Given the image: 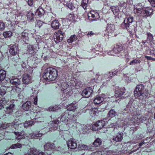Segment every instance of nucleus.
<instances>
[{"mask_svg": "<svg viewBox=\"0 0 155 155\" xmlns=\"http://www.w3.org/2000/svg\"><path fill=\"white\" fill-rule=\"evenodd\" d=\"M97 81H98V80L97 79L95 80V79H92L90 81V83L91 84L92 83L93 84H94Z\"/></svg>", "mask_w": 155, "mask_h": 155, "instance_id": "774afa93", "label": "nucleus"}, {"mask_svg": "<svg viewBox=\"0 0 155 155\" xmlns=\"http://www.w3.org/2000/svg\"><path fill=\"white\" fill-rule=\"evenodd\" d=\"M123 133H118L116 135L113 136V140L116 142H120L123 139Z\"/></svg>", "mask_w": 155, "mask_h": 155, "instance_id": "5701e85b", "label": "nucleus"}, {"mask_svg": "<svg viewBox=\"0 0 155 155\" xmlns=\"http://www.w3.org/2000/svg\"><path fill=\"white\" fill-rule=\"evenodd\" d=\"M35 12L32 9L28 12L26 15L27 20L29 22H32L35 19Z\"/></svg>", "mask_w": 155, "mask_h": 155, "instance_id": "ddd939ff", "label": "nucleus"}, {"mask_svg": "<svg viewBox=\"0 0 155 155\" xmlns=\"http://www.w3.org/2000/svg\"><path fill=\"white\" fill-rule=\"evenodd\" d=\"M80 126L81 128H80L78 130L81 133H82L84 134L87 133V127L84 124H81Z\"/></svg>", "mask_w": 155, "mask_h": 155, "instance_id": "473e14b6", "label": "nucleus"}, {"mask_svg": "<svg viewBox=\"0 0 155 155\" xmlns=\"http://www.w3.org/2000/svg\"><path fill=\"white\" fill-rule=\"evenodd\" d=\"M110 9H111L114 14L115 15L118 14L120 11L119 8L117 6H110Z\"/></svg>", "mask_w": 155, "mask_h": 155, "instance_id": "2f4dec72", "label": "nucleus"}, {"mask_svg": "<svg viewBox=\"0 0 155 155\" xmlns=\"http://www.w3.org/2000/svg\"><path fill=\"white\" fill-rule=\"evenodd\" d=\"M78 148L80 150H91L90 146H88L84 144H81L78 145Z\"/></svg>", "mask_w": 155, "mask_h": 155, "instance_id": "c9c22d12", "label": "nucleus"}, {"mask_svg": "<svg viewBox=\"0 0 155 155\" xmlns=\"http://www.w3.org/2000/svg\"><path fill=\"white\" fill-rule=\"evenodd\" d=\"M22 82L26 84L31 83V77L28 74H24L23 76Z\"/></svg>", "mask_w": 155, "mask_h": 155, "instance_id": "f3484780", "label": "nucleus"}, {"mask_svg": "<svg viewBox=\"0 0 155 155\" xmlns=\"http://www.w3.org/2000/svg\"><path fill=\"white\" fill-rule=\"evenodd\" d=\"M15 106L14 104H10L8 107H7L5 110L6 113L8 114L12 113L14 110Z\"/></svg>", "mask_w": 155, "mask_h": 155, "instance_id": "393cba45", "label": "nucleus"}, {"mask_svg": "<svg viewBox=\"0 0 155 155\" xmlns=\"http://www.w3.org/2000/svg\"><path fill=\"white\" fill-rule=\"evenodd\" d=\"M31 102L30 101H28L24 103L22 106V108L25 111L28 110L31 106Z\"/></svg>", "mask_w": 155, "mask_h": 155, "instance_id": "c85d7f7f", "label": "nucleus"}, {"mask_svg": "<svg viewBox=\"0 0 155 155\" xmlns=\"http://www.w3.org/2000/svg\"><path fill=\"white\" fill-rule=\"evenodd\" d=\"M104 96L99 95L95 97L94 100V102L96 104H99L102 103L104 101Z\"/></svg>", "mask_w": 155, "mask_h": 155, "instance_id": "a211bd4d", "label": "nucleus"}, {"mask_svg": "<svg viewBox=\"0 0 155 155\" xmlns=\"http://www.w3.org/2000/svg\"><path fill=\"white\" fill-rule=\"evenodd\" d=\"M58 75V73L56 70L52 68H49L45 71L43 77L46 80L50 81L55 80Z\"/></svg>", "mask_w": 155, "mask_h": 155, "instance_id": "f03ea898", "label": "nucleus"}, {"mask_svg": "<svg viewBox=\"0 0 155 155\" xmlns=\"http://www.w3.org/2000/svg\"><path fill=\"white\" fill-rule=\"evenodd\" d=\"M147 41L151 42L153 41V38L152 35L150 33H148L147 34Z\"/></svg>", "mask_w": 155, "mask_h": 155, "instance_id": "8fccbe9b", "label": "nucleus"}, {"mask_svg": "<svg viewBox=\"0 0 155 155\" xmlns=\"http://www.w3.org/2000/svg\"><path fill=\"white\" fill-rule=\"evenodd\" d=\"M36 15H38L39 17H41L44 14L45 10L41 7H39L36 10H34Z\"/></svg>", "mask_w": 155, "mask_h": 155, "instance_id": "4be33fe9", "label": "nucleus"}, {"mask_svg": "<svg viewBox=\"0 0 155 155\" xmlns=\"http://www.w3.org/2000/svg\"><path fill=\"white\" fill-rule=\"evenodd\" d=\"M99 111L96 108H92L89 111V114L92 117H94L96 115L97 116V114Z\"/></svg>", "mask_w": 155, "mask_h": 155, "instance_id": "7c9ffc66", "label": "nucleus"}, {"mask_svg": "<svg viewBox=\"0 0 155 155\" xmlns=\"http://www.w3.org/2000/svg\"><path fill=\"white\" fill-rule=\"evenodd\" d=\"M125 91L124 87L118 88L115 91V97L117 98L121 96L125 93Z\"/></svg>", "mask_w": 155, "mask_h": 155, "instance_id": "aec40b11", "label": "nucleus"}, {"mask_svg": "<svg viewBox=\"0 0 155 155\" xmlns=\"http://www.w3.org/2000/svg\"><path fill=\"white\" fill-rule=\"evenodd\" d=\"M12 33L10 31L4 32L3 33V36L5 38H8L12 35Z\"/></svg>", "mask_w": 155, "mask_h": 155, "instance_id": "a18cd8bd", "label": "nucleus"}, {"mask_svg": "<svg viewBox=\"0 0 155 155\" xmlns=\"http://www.w3.org/2000/svg\"><path fill=\"white\" fill-rule=\"evenodd\" d=\"M91 155H107V154L103 151H97L93 152Z\"/></svg>", "mask_w": 155, "mask_h": 155, "instance_id": "c03bdc74", "label": "nucleus"}, {"mask_svg": "<svg viewBox=\"0 0 155 155\" xmlns=\"http://www.w3.org/2000/svg\"><path fill=\"white\" fill-rule=\"evenodd\" d=\"M5 25L4 23L2 22H0V31H2L4 30L5 28Z\"/></svg>", "mask_w": 155, "mask_h": 155, "instance_id": "864d4df0", "label": "nucleus"}, {"mask_svg": "<svg viewBox=\"0 0 155 155\" xmlns=\"http://www.w3.org/2000/svg\"><path fill=\"white\" fill-rule=\"evenodd\" d=\"M101 140L99 138H97L93 142V145L95 147H98L101 144Z\"/></svg>", "mask_w": 155, "mask_h": 155, "instance_id": "a19ab883", "label": "nucleus"}, {"mask_svg": "<svg viewBox=\"0 0 155 155\" xmlns=\"http://www.w3.org/2000/svg\"><path fill=\"white\" fill-rule=\"evenodd\" d=\"M33 113L35 115V117L34 118L33 117H31V118L32 120H35V122L38 123V126L41 129H43L46 128L48 126V123L44 121H38V119H41V120H43V118L42 117H38V113L33 112Z\"/></svg>", "mask_w": 155, "mask_h": 155, "instance_id": "39448f33", "label": "nucleus"}, {"mask_svg": "<svg viewBox=\"0 0 155 155\" xmlns=\"http://www.w3.org/2000/svg\"><path fill=\"white\" fill-rule=\"evenodd\" d=\"M68 147L70 149H75L77 147L76 141L73 138H70L67 142Z\"/></svg>", "mask_w": 155, "mask_h": 155, "instance_id": "4468645a", "label": "nucleus"}, {"mask_svg": "<svg viewBox=\"0 0 155 155\" xmlns=\"http://www.w3.org/2000/svg\"><path fill=\"white\" fill-rule=\"evenodd\" d=\"M10 82L13 85H18L20 84L21 81L17 78H14L10 80Z\"/></svg>", "mask_w": 155, "mask_h": 155, "instance_id": "72a5a7b5", "label": "nucleus"}, {"mask_svg": "<svg viewBox=\"0 0 155 155\" xmlns=\"http://www.w3.org/2000/svg\"><path fill=\"white\" fill-rule=\"evenodd\" d=\"M107 31L108 32V35L111 36L115 30V25L113 24H107L106 27Z\"/></svg>", "mask_w": 155, "mask_h": 155, "instance_id": "6ab92c4d", "label": "nucleus"}, {"mask_svg": "<svg viewBox=\"0 0 155 155\" xmlns=\"http://www.w3.org/2000/svg\"><path fill=\"white\" fill-rule=\"evenodd\" d=\"M61 87H62L63 89H64L65 87L63 88V87H66L67 86V84L66 82H64V83H62L61 84Z\"/></svg>", "mask_w": 155, "mask_h": 155, "instance_id": "0e129e2a", "label": "nucleus"}, {"mask_svg": "<svg viewBox=\"0 0 155 155\" xmlns=\"http://www.w3.org/2000/svg\"><path fill=\"white\" fill-rule=\"evenodd\" d=\"M88 19L91 21L97 20L100 17L98 12L97 11L92 10L87 14Z\"/></svg>", "mask_w": 155, "mask_h": 155, "instance_id": "1a4fd4ad", "label": "nucleus"}, {"mask_svg": "<svg viewBox=\"0 0 155 155\" xmlns=\"http://www.w3.org/2000/svg\"><path fill=\"white\" fill-rule=\"evenodd\" d=\"M6 102L4 100H0V110L4 107V104Z\"/></svg>", "mask_w": 155, "mask_h": 155, "instance_id": "6e6d98bb", "label": "nucleus"}, {"mask_svg": "<svg viewBox=\"0 0 155 155\" xmlns=\"http://www.w3.org/2000/svg\"><path fill=\"white\" fill-rule=\"evenodd\" d=\"M69 113L68 111L65 112L61 115V118H58V119H60L62 122L68 125L71 124L72 121L69 115Z\"/></svg>", "mask_w": 155, "mask_h": 155, "instance_id": "0eeeda50", "label": "nucleus"}, {"mask_svg": "<svg viewBox=\"0 0 155 155\" xmlns=\"http://www.w3.org/2000/svg\"><path fill=\"white\" fill-rule=\"evenodd\" d=\"M108 54L109 55L115 56L117 54L116 52L114 51V48L112 50L110 51L108 53Z\"/></svg>", "mask_w": 155, "mask_h": 155, "instance_id": "603ef678", "label": "nucleus"}, {"mask_svg": "<svg viewBox=\"0 0 155 155\" xmlns=\"http://www.w3.org/2000/svg\"><path fill=\"white\" fill-rule=\"evenodd\" d=\"M141 62V61L140 60L138 59H136L135 60H133L132 61H131L130 63V65H135L136 64L140 63Z\"/></svg>", "mask_w": 155, "mask_h": 155, "instance_id": "49530a36", "label": "nucleus"}, {"mask_svg": "<svg viewBox=\"0 0 155 155\" xmlns=\"http://www.w3.org/2000/svg\"><path fill=\"white\" fill-rule=\"evenodd\" d=\"M34 104L35 105H36L37 104V101H38V98L37 97H35L34 98Z\"/></svg>", "mask_w": 155, "mask_h": 155, "instance_id": "69168bd1", "label": "nucleus"}, {"mask_svg": "<svg viewBox=\"0 0 155 155\" xmlns=\"http://www.w3.org/2000/svg\"><path fill=\"white\" fill-rule=\"evenodd\" d=\"M28 4L29 5L32 6L33 5V0H28Z\"/></svg>", "mask_w": 155, "mask_h": 155, "instance_id": "680f3d73", "label": "nucleus"}, {"mask_svg": "<svg viewBox=\"0 0 155 155\" xmlns=\"http://www.w3.org/2000/svg\"><path fill=\"white\" fill-rule=\"evenodd\" d=\"M88 0H82L81 6H82L84 9L87 8L88 5Z\"/></svg>", "mask_w": 155, "mask_h": 155, "instance_id": "37998d69", "label": "nucleus"}, {"mask_svg": "<svg viewBox=\"0 0 155 155\" xmlns=\"http://www.w3.org/2000/svg\"><path fill=\"white\" fill-rule=\"evenodd\" d=\"M34 138H36L37 137H41L42 136V134L40 133H34Z\"/></svg>", "mask_w": 155, "mask_h": 155, "instance_id": "13d9d810", "label": "nucleus"}, {"mask_svg": "<svg viewBox=\"0 0 155 155\" xmlns=\"http://www.w3.org/2000/svg\"><path fill=\"white\" fill-rule=\"evenodd\" d=\"M60 25L58 20L55 19L52 21L51 26V27L53 29H57L59 28Z\"/></svg>", "mask_w": 155, "mask_h": 155, "instance_id": "b1692460", "label": "nucleus"}, {"mask_svg": "<svg viewBox=\"0 0 155 155\" xmlns=\"http://www.w3.org/2000/svg\"><path fill=\"white\" fill-rule=\"evenodd\" d=\"M6 94L5 91L3 88L0 89V95L1 96L4 95Z\"/></svg>", "mask_w": 155, "mask_h": 155, "instance_id": "bf43d9fd", "label": "nucleus"}, {"mask_svg": "<svg viewBox=\"0 0 155 155\" xmlns=\"http://www.w3.org/2000/svg\"><path fill=\"white\" fill-rule=\"evenodd\" d=\"M134 7H138L140 8L141 9H142V10H146L147 8H149L148 7H145L143 5L142 3H138L137 5L135 6Z\"/></svg>", "mask_w": 155, "mask_h": 155, "instance_id": "3c124183", "label": "nucleus"}, {"mask_svg": "<svg viewBox=\"0 0 155 155\" xmlns=\"http://www.w3.org/2000/svg\"><path fill=\"white\" fill-rule=\"evenodd\" d=\"M94 33L92 31H90L87 34V35L89 37H91L92 35H94Z\"/></svg>", "mask_w": 155, "mask_h": 155, "instance_id": "e2e57ef3", "label": "nucleus"}, {"mask_svg": "<svg viewBox=\"0 0 155 155\" xmlns=\"http://www.w3.org/2000/svg\"><path fill=\"white\" fill-rule=\"evenodd\" d=\"M15 136V138L18 140L25 139L26 137L29 138H34V134L26 133L24 132V131H22L21 132H14Z\"/></svg>", "mask_w": 155, "mask_h": 155, "instance_id": "423d86ee", "label": "nucleus"}, {"mask_svg": "<svg viewBox=\"0 0 155 155\" xmlns=\"http://www.w3.org/2000/svg\"><path fill=\"white\" fill-rule=\"evenodd\" d=\"M51 154V152H49V153H48L47 152H39L37 155H50Z\"/></svg>", "mask_w": 155, "mask_h": 155, "instance_id": "052dcab7", "label": "nucleus"}, {"mask_svg": "<svg viewBox=\"0 0 155 155\" xmlns=\"http://www.w3.org/2000/svg\"><path fill=\"white\" fill-rule=\"evenodd\" d=\"M34 120L31 121H26L24 124H22L20 121L15 120L12 123H5L0 124V129H2L6 128L7 127L11 126L12 128H14L17 130H20V128L24 127H25L28 126L31 127L34 124Z\"/></svg>", "mask_w": 155, "mask_h": 155, "instance_id": "f257e3e1", "label": "nucleus"}, {"mask_svg": "<svg viewBox=\"0 0 155 155\" xmlns=\"http://www.w3.org/2000/svg\"><path fill=\"white\" fill-rule=\"evenodd\" d=\"M6 72L3 70H0V83L5 78Z\"/></svg>", "mask_w": 155, "mask_h": 155, "instance_id": "e433bc0d", "label": "nucleus"}, {"mask_svg": "<svg viewBox=\"0 0 155 155\" xmlns=\"http://www.w3.org/2000/svg\"><path fill=\"white\" fill-rule=\"evenodd\" d=\"M59 122V120L57 119L53 120L52 122V129L54 130H56L58 128V124Z\"/></svg>", "mask_w": 155, "mask_h": 155, "instance_id": "f704fd0d", "label": "nucleus"}, {"mask_svg": "<svg viewBox=\"0 0 155 155\" xmlns=\"http://www.w3.org/2000/svg\"><path fill=\"white\" fill-rule=\"evenodd\" d=\"M133 21L134 18L132 16H130L124 20V23L121 24V26L124 29L128 30L130 29V24L132 23Z\"/></svg>", "mask_w": 155, "mask_h": 155, "instance_id": "9d476101", "label": "nucleus"}, {"mask_svg": "<svg viewBox=\"0 0 155 155\" xmlns=\"http://www.w3.org/2000/svg\"><path fill=\"white\" fill-rule=\"evenodd\" d=\"M120 70H115L114 71H112L111 72H110L108 74V78H111L113 76H115L117 75V74H119L120 73Z\"/></svg>", "mask_w": 155, "mask_h": 155, "instance_id": "4c0bfd02", "label": "nucleus"}, {"mask_svg": "<svg viewBox=\"0 0 155 155\" xmlns=\"http://www.w3.org/2000/svg\"><path fill=\"white\" fill-rule=\"evenodd\" d=\"M27 65V61H22L21 63V66L23 68H26V66Z\"/></svg>", "mask_w": 155, "mask_h": 155, "instance_id": "5fc2aeb1", "label": "nucleus"}, {"mask_svg": "<svg viewBox=\"0 0 155 155\" xmlns=\"http://www.w3.org/2000/svg\"><path fill=\"white\" fill-rule=\"evenodd\" d=\"M134 11L135 16L139 18H141L150 16L152 14L153 11V10L150 8H148L145 10H142L138 7H134Z\"/></svg>", "mask_w": 155, "mask_h": 155, "instance_id": "7ed1b4c3", "label": "nucleus"}, {"mask_svg": "<svg viewBox=\"0 0 155 155\" xmlns=\"http://www.w3.org/2000/svg\"><path fill=\"white\" fill-rule=\"evenodd\" d=\"M114 51H115L117 53L118 52L122 50L123 47L121 45L117 44L114 46Z\"/></svg>", "mask_w": 155, "mask_h": 155, "instance_id": "58836bf2", "label": "nucleus"}, {"mask_svg": "<svg viewBox=\"0 0 155 155\" xmlns=\"http://www.w3.org/2000/svg\"><path fill=\"white\" fill-rule=\"evenodd\" d=\"M77 108L78 104L76 103H72L67 106V111H74Z\"/></svg>", "mask_w": 155, "mask_h": 155, "instance_id": "412c9836", "label": "nucleus"}, {"mask_svg": "<svg viewBox=\"0 0 155 155\" xmlns=\"http://www.w3.org/2000/svg\"><path fill=\"white\" fill-rule=\"evenodd\" d=\"M60 107L56 105L54 106H51L50 107L48 108V110L49 111H55L60 110Z\"/></svg>", "mask_w": 155, "mask_h": 155, "instance_id": "ea45409f", "label": "nucleus"}, {"mask_svg": "<svg viewBox=\"0 0 155 155\" xmlns=\"http://www.w3.org/2000/svg\"><path fill=\"white\" fill-rule=\"evenodd\" d=\"M19 36L21 38L24 42L27 43L28 41V34L27 33L22 32Z\"/></svg>", "mask_w": 155, "mask_h": 155, "instance_id": "c756f323", "label": "nucleus"}, {"mask_svg": "<svg viewBox=\"0 0 155 155\" xmlns=\"http://www.w3.org/2000/svg\"><path fill=\"white\" fill-rule=\"evenodd\" d=\"M117 114V112L114 109L110 110L108 114V116L110 117H115Z\"/></svg>", "mask_w": 155, "mask_h": 155, "instance_id": "79ce46f5", "label": "nucleus"}, {"mask_svg": "<svg viewBox=\"0 0 155 155\" xmlns=\"http://www.w3.org/2000/svg\"><path fill=\"white\" fill-rule=\"evenodd\" d=\"M93 92V90L92 88L87 87L82 91L81 95L84 97L88 98L91 96Z\"/></svg>", "mask_w": 155, "mask_h": 155, "instance_id": "f8f14e48", "label": "nucleus"}, {"mask_svg": "<svg viewBox=\"0 0 155 155\" xmlns=\"http://www.w3.org/2000/svg\"><path fill=\"white\" fill-rule=\"evenodd\" d=\"M54 147V143H48L44 145V148L45 151H49L52 150Z\"/></svg>", "mask_w": 155, "mask_h": 155, "instance_id": "bb28decb", "label": "nucleus"}, {"mask_svg": "<svg viewBox=\"0 0 155 155\" xmlns=\"http://www.w3.org/2000/svg\"><path fill=\"white\" fill-rule=\"evenodd\" d=\"M22 145L19 143H17L12 144L11 146L10 147L12 149H15L20 148L21 147Z\"/></svg>", "mask_w": 155, "mask_h": 155, "instance_id": "09e8293b", "label": "nucleus"}, {"mask_svg": "<svg viewBox=\"0 0 155 155\" xmlns=\"http://www.w3.org/2000/svg\"><path fill=\"white\" fill-rule=\"evenodd\" d=\"M64 33L63 32L59 30L54 34V40L56 43L61 41L63 39Z\"/></svg>", "mask_w": 155, "mask_h": 155, "instance_id": "6e6552de", "label": "nucleus"}, {"mask_svg": "<svg viewBox=\"0 0 155 155\" xmlns=\"http://www.w3.org/2000/svg\"><path fill=\"white\" fill-rule=\"evenodd\" d=\"M76 39V36L74 35H72L68 40L67 42L68 43H71L75 40Z\"/></svg>", "mask_w": 155, "mask_h": 155, "instance_id": "de8ad7c7", "label": "nucleus"}, {"mask_svg": "<svg viewBox=\"0 0 155 155\" xmlns=\"http://www.w3.org/2000/svg\"><path fill=\"white\" fill-rule=\"evenodd\" d=\"M146 117H144L141 114H138L137 115L133 116L132 120L135 123L139 124L140 123H143V121L146 120Z\"/></svg>", "mask_w": 155, "mask_h": 155, "instance_id": "9b49d317", "label": "nucleus"}, {"mask_svg": "<svg viewBox=\"0 0 155 155\" xmlns=\"http://www.w3.org/2000/svg\"><path fill=\"white\" fill-rule=\"evenodd\" d=\"M18 46L16 45H12L11 47L9 49V52L13 55H15L17 53Z\"/></svg>", "mask_w": 155, "mask_h": 155, "instance_id": "cd10ccee", "label": "nucleus"}, {"mask_svg": "<svg viewBox=\"0 0 155 155\" xmlns=\"http://www.w3.org/2000/svg\"><path fill=\"white\" fill-rule=\"evenodd\" d=\"M105 124V123L104 121L103 120H99L93 125V127L95 128V130H99L104 126Z\"/></svg>", "mask_w": 155, "mask_h": 155, "instance_id": "2eb2a0df", "label": "nucleus"}, {"mask_svg": "<svg viewBox=\"0 0 155 155\" xmlns=\"http://www.w3.org/2000/svg\"><path fill=\"white\" fill-rule=\"evenodd\" d=\"M134 95L135 97L138 98L140 96L144 95L147 96L149 94L148 90H144V87L143 84H140L137 86L134 91Z\"/></svg>", "mask_w": 155, "mask_h": 155, "instance_id": "20e7f679", "label": "nucleus"}, {"mask_svg": "<svg viewBox=\"0 0 155 155\" xmlns=\"http://www.w3.org/2000/svg\"><path fill=\"white\" fill-rule=\"evenodd\" d=\"M43 22L40 21H38L37 22L36 24V26L39 28H40L42 25Z\"/></svg>", "mask_w": 155, "mask_h": 155, "instance_id": "4d7b16f0", "label": "nucleus"}, {"mask_svg": "<svg viewBox=\"0 0 155 155\" xmlns=\"http://www.w3.org/2000/svg\"><path fill=\"white\" fill-rule=\"evenodd\" d=\"M145 58H146L148 60L152 61L153 58L151 57L148 56H145Z\"/></svg>", "mask_w": 155, "mask_h": 155, "instance_id": "338daca9", "label": "nucleus"}, {"mask_svg": "<svg viewBox=\"0 0 155 155\" xmlns=\"http://www.w3.org/2000/svg\"><path fill=\"white\" fill-rule=\"evenodd\" d=\"M64 5L67 8H68L71 11L76 10L77 9L74 6L71 0L68 1H67V0H64Z\"/></svg>", "mask_w": 155, "mask_h": 155, "instance_id": "dca6fc26", "label": "nucleus"}, {"mask_svg": "<svg viewBox=\"0 0 155 155\" xmlns=\"http://www.w3.org/2000/svg\"><path fill=\"white\" fill-rule=\"evenodd\" d=\"M35 50L34 48V47L33 45H29L27 46V52L30 56L34 55L35 52L34 51Z\"/></svg>", "mask_w": 155, "mask_h": 155, "instance_id": "a878e982", "label": "nucleus"}]
</instances>
